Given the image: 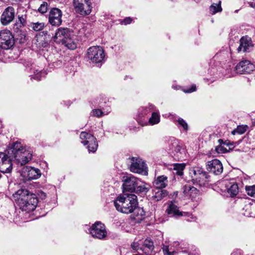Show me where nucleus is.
Listing matches in <instances>:
<instances>
[{
  "mask_svg": "<svg viewBox=\"0 0 255 255\" xmlns=\"http://www.w3.org/2000/svg\"><path fill=\"white\" fill-rule=\"evenodd\" d=\"M13 198L19 209L27 213L34 210L38 203L36 195L25 189L17 190L13 194Z\"/></svg>",
  "mask_w": 255,
  "mask_h": 255,
  "instance_id": "f257e3e1",
  "label": "nucleus"
},
{
  "mask_svg": "<svg viewBox=\"0 0 255 255\" xmlns=\"http://www.w3.org/2000/svg\"><path fill=\"white\" fill-rule=\"evenodd\" d=\"M114 204L119 212L130 214L138 206L137 196L133 194L120 195L114 201Z\"/></svg>",
  "mask_w": 255,
  "mask_h": 255,
  "instance_id": "f03ea898",
  "label": "nucleus"
},
{
  "mask_svg": "<svg viewBox=\"0 0 255 255\" xmlns=\"http://www.w3.org/2000/svg\"><path fill=\"white\" fill-rule=\"evenodd\" d=\"M10 150L12 160H15L21 165H25L31 159L32 154L20 142H14Z\"/></svg>",
  "mask_w": 255,
  "mask_h": 255,
  "instance_id": "7ed1b4c3",
  "label": "nucleus"
},
{
  "mask_svg": "<svg viewBox=\"0 0 255 255\" xmlns=\"http://www.w3.org/2000/svg\"><path fill=\"white\" fill-rule=\"evenodd\" d=\"M73 4L75 11L82 16L89 15L92 12L91 0H73Z\"/></svg>",
  "mask_w": 255,
  "mask_h": 255,
  "instance_id": "20e7f679",
  "label": "nucleus"
},
{
  "mask_svg": "<svg viewBox=\"0 0 255 255\" xmlns=\"http://www.w3.org/2000/svg\"><path fill=\"white\" fill-rule=\"evenodd\" d=\"M81 142L84 145H87L89 152H95L98 146L96 137L91 133L86 131H82L80 135Z\"/></svg>",
  "mask_w": 255,
  "mask_h": 255,
  "instance_id": "39448f33",
  "label": "nucleus"
},
{
  "mask_svg": "<svg viewBox=\"0 0 255 255\" xmlns=\"http://www.w3.org/2000/svg\"><path fill=\"white\" fill-rule=\"evenodd\" d=\"M87 57L93 63L102 62L105 58L104 51L101 46L90 47L87 51Z\"/></svg>",
  "mask_w": 255,
  "mask_h": 255,
  "instance_id": "423d86ee",
  "label": "nucleus"
},
{
  "mask_svg": "<svg viewBox=\"0 0 255 255\" xmlns=\"http://www.w3.org/2000/svg\"><path fill=\"white\" fill-rule=\"evenodd\" d=\"M130 171L133 173L141 174L144 175L148 174L147 167L142 159L132 157L129 166Z\"/></svg>",
  "mask_w": 255,
  "mask_h": 255,
  "instance_id": "0eeeda50",
  "label": "nucleus"
},
{
  "mask_svg": "<svg viewBox=\"0 0 255 255\" xmlns=\"http://www.w3.org/2000/svg\"><path fill=\"white\" fill-rule=\"evenodd\" d=\"M190 174L193 180L195 183L198 184L200 186H204L207 179V175L203 171V169L196 167L190 170Z\"/></svg>",
  "mask_w": 255,
  "mask_h": 255,
  "instance_id": "6e6552de",
  "label": "nucleus"
},
{
  "mask_svg": "<svg viewBox=\"0 0 255 255\" xmlns=\"http://www.w3.org/2000/svg\"><path fill=\"white\" fill-rule=\"evenodd\" d=\"M89 232L92 237L100 240L105 239L107 235L105 226L100 222H97L93 224Z\"/></svg>",
  "mask_w": 255,
  "mask_h": 255,
  "instance_id": "1a4fd4ad",
  "label": "nucleus"
},
{
  "mask_svg": "<svg viewBox=\"0 0 255 255\" xmlns=\"http://www.w3.org/2000/svg\"><path fill=\"white\" fill-rule=\"evenodd\" d=\"M182 191L184 196L193 201L198 202L200 199L199 191L189 183L183 186Z\"/></svg>",
  "mask_w": 255,
  "mask_h": 255,
  "instance_id": "9d476101",
  "label": "nucleus"
},
{
  "mask_svg": "<svg viewBox=\"0 0 255 255\" xmlns=\"http://www.w3.org/2000/svg\"><path fill=\"white\" fill-rule=\"evenodd\" d=\"M14 43V38L10 31L4 30L0 31V46L2 48L10 49Z\"/></svg>",
  "mask_w": 255,
  "mask_h": 255,
  "instance_id": "9b49d317",
  "label": "nucleus"
},
{
  "mask_svg": "<svg viewBox=\"0 0 255 255\" xmlns=\"http://www.w3.org/2000/svg\"><path fill=\"white\" fill-rule=\"evenodd\" d=\"M12 157H11L10 149L8 151V154L0 152V171L2 173H9L11 172L12 167L11 161Z\"/></svg>",
  "mask_w": 255,
  "mask_h": 255,
  "instance_id": "f8f14e48",
  "label": "nucleus"
},
{
  "mask_svg": "<svg viewBox=\"0 0 255 255\" xmlns=\"http://www.w3.org/2000/svg\"><path fill=\"white\" fill-rule=\"evenodd\" d=\"M138 183H140V180L138 178L132 175L126 176L123 184V192H134Z\"/></svg>",
  "mask_w": 255,
  "mask_h": 255,
  "instance_id": "ddd939ff",
  "label": "nucleus"
},
{
  "mask_svg": "<svg viewBox=\"0 0 255 255\" xmlns=\"http://www.w3.org/2000/svg\"><path fill=\"white\" fill-rule=\"evenodd\" d=\"M15 16V10L12 6L6 7L1 14L0 21L2 25H7L14 19Z\"/></svg>",
  "mask_w": 255,
  "mask_h": 255,
  "instance_id": "4468645a",
  "label": "nucleus"
},
{
  "mask_svg": "<svg viewBox=\"0 0 255 255\" xmlns=\"http://www.w3.org/2000/svg\"><path fill=\"white\" fill-rule=\"evenodd\" d=\"M31 15L27 11H23V13L19 14L14 24V29L18 30L26 26H29L31 21Z\"/></svg>",
  "mask_w": 255,
  "mask_h": 255,
  "instance_id": "2eb2a0df",
  "label": "nucleus"
},
{
  "mask_svg": "<svg viewBox=\"0 0 255 255\" xmlns=\"http://www.w3.org/2000/svg\"><path fill=\"white\" fill-rule=\"evenodd\" d=\"M254 70V65L248 60L240 62L235 67L237 73L240 74H250Z\"/></svg>",
  "mask_w": 255,
  "mask_h": 255,
  "instance_id": "dca6fc26",
  "label": "nucleus"
},
{
  "mask_svg": "<svg viewBox=\"0 0 255 255\" xmlns=\"http://www.w3.org/2000/svg\"><path fill=\"white\" fill-rule=\"evenodd\" d=\"M62 12L58 8H52L49 14V22L53 26H59L62 23Z\"/></svg>",
  "mask_w": 255,
  "mask_h": 255,
  "instance_id": "f3484780",
  "label": "nucleus"
},
{
  "mask_svg": "<svg viewBox=\"0 0 255 255\" xmlns=\"http://www.w3.org/2000/svg\"><path fill=\"white\" fill-rule=\"evenodd\" d=\"M166 212L168 215L175 218H178L182 216H192L189 213L180 211L179 207L175 202H171L166 209Z\"/></svg>",
  "mask_w": 255,
  "mask_h": 255,
  "instance_id": "a211bd4d",
  "label": "nucleus"
},
{
  "mask_svg": "<svg viewBox=\"0 0 255 255\" xmlns=\"http://www.w3.org/2000/svg\"><path fill=\"white\" fill-rule=\"evenodd\" d=\"M254 46L251 38L245 36L242 37L240 40V45L237 48L238 52H249Z\"/></svg>",
  "mask_w": 255,
  "mask_h": 255,
  "instance_id": "6ab92c4d",
  "label": "nucleus"
},
{
  "mask_svg": "<svg viewBox=\"0 0 255 255\" xmlns=\"http://www.w3.org/2000/svg\"><path fill=\"white\" fill-rule=\"evenodd\" d=\"M22 174L28 180L37 179L41 176V172L39 169L30 166L24 167Z\"/></svg>",
  "mask_w": 255,
  "mask_h": 255,
  "instance_id": "aec40b11",
  "label": "nucleus"
},
{
  "mask_svg": "<svg viewBox=\"0 0 255 255\" xmlns=\"http://www.w3.org/2000/svg\"><path fill=\"white\" fill-rule=\"evenodd\" d=\"M223 165L221 161L217 159L208 161L207 170L215 175H219L223 172Z\"/></svg>",
  "mask_w": 255,
  "mask_h": 255,
  "instance_id": "412c9836",
  "label": "nucleus"
},
{
  "mask_svg": "<svg viewBox=\"0 0 255 255\" xmlns=\"http://www.w3.org/2000/svg\"><path fill=\"white\" fill-rule=\"evenodd\" d=\"M71 34L70 31L68 28L60 27L57 29L54 36L55 41L57 42H63L68 36Z\"/></svg>",
  "mask_w": 255,
  "mask_h": 255,
  "instance_id": "4be33fe9",
  "label": "nucleus"
},
{
  "mask_svg": "<svg viewBox=\"0 0 255 255\" xmlns=\"http://www.w3.org/2000/svg\"><path fill=\"white\" fill-rule=\"evenodd\" d=\"M242 214L246 217L255 218V201L246 202L243 208Z\"/></svg>",
  "mask_w": 255,
  "mask_h": 255,
  "instance_id": "5701e85b",
  "label": "nucleus"
},
{
  "mask_svg": "<svg viewBox=\"0 0 255 255\" xmlns=\"http://www.w3.org/2000/svg\"><path fill=\"white\" fill-rule=\"evenodd\" d=\"M153 242L149 240L146 239L144 241L142 247H140V250L146 255H154L155 252L153 250Z\"/></svg>",
  "mask_w": 255,
  "mask_h": 255,
  "instance_id": "b1692460",
  "label": "nucleus"
},
{
  "mask_svg": "<svg viewBox=\"0 0 255 255\" xmlns=\"http://www.w3.org/2000/svg\"><path fill=\"white\" fill-rule=\"evenodd\" d=\"M168 182V177L163 175L155 178L153 184L155 187L163 189L167 186Z\"/></svg>",
  "mask_w": 255,
  "mask_h": 255,
  "instance_id": "393cba45",
  "label": "nucleus"
},
{
  "mask_svg": "<svg viewBox=\"0 0 255 255\" xmlns=\"http://www.w3.org/2000/svg\"><path fill=\"white\" fill-rule=\"evenodd\" d=\"M168 195V192L163 189L155 187L152 190V199L154 201L161 200Z\"/></svg>",
  "mask_w": 255,
  "mask_h": 255,
  "instance_id": "a878e982",
  "label": "nucleus"
},
{
  "mask_svg": "<svg viewBox=\"0 0 255 255\" xmlns=\"http://www.w3.org/2000/svg\"><path fill=\"white\" fill-rule=\"evenodd\" d=\"M156 111V107L152 104H148V106L143 107L139 109L138 116L139 118H142L147 116L149 113H152Z\"/></svg>",
  "mask_w": 255,
  "mask_h": 255,
  "instance_id": "bb28decb",
  "label": "nucleus"
},
{
  "mask_svg": "<svg viewBox=\"0 0 255 255\" xmlns=\"http://www.w3.org/2000/svg\"><path fill=\"white\" fill-rule=\"evenodd\" d=\"M173 122L180 130H182L183 132H187L189 129L188 125L182 118L180 117L175 118L173 120Z\"/></svg>",
  "mask_w": 255,
  "mask_h": 255,
  "instance_id": "cd10ccee",
  "label": "nucleus"
},
{
  "mask_svg": "<svg viewBox=\"0 0 255 255\" xmlns=\"http://www.w3.org/2000/svg\"><path fill=\"white\" fill-rule=\"evenodd\" d=\"M169 150H171L177 154V156H179L178 154H181L182 151H184V149L180 145L178 141L174 139L171 141V145L169 147ZM175 155V154H174Z\"/></svg>",
  "mask_w": 255,
  "mask_h": 255,
  "instance_id": "c85d7f7f",
  "label": "nucleus"
},
{
  "mask_svg": "<svg viewBox=\"0 0 255 255\" xmlns=\"http://www.w3.org/2000/svg\"><path fill=\"white\" fill-rule=\"evenodd\" d=\"M227 192L231 197H234L237 195L239 192L238 186L236 183H227L225 184Z\"/></svg>",
  "mask_w": 255,
  "mask_h": 255,
  "instance_id": "c756f323",
  "label": "nucleus"
},
{
  "mask_svg": "<svg viewBox=\"0 0 255 255\" xmlns=\"http://www.w3.org/2000/svg\"><path fill=\"white\" fill-rule=\"evenodd\" d=\"M31 70V72L33 73V74L30 76L31 79H34L37 81L40 80L42 77H44L46 74L45 71L40 70L38 69L33 68Z\"/></svg>",
  "mask_w": 255,
  "mask_h": 255,
  "instance_id": "7c9ffc66",
  "label": "nucleus"
},
{
  "mask_svg": "<svg viewBox=\"0 0 255 255\" xmlns=\"http://www.w3.org/2000/svg\"><path fill=\"white\" fill-rule=\"evenodd\" d=\"M149 189V185L145 182L140 180V183H138L136 185V189H135V192L139 193H147Z\"/></svg>",
  "mask_w": 255,
  "mask_h": 255,
  "instance_id": "2f4dec72",
  "label": "nucleus"
},
{
  "mask_svg": "<svg viewBox=\"0 0 255 255\" xmlns=\"http://www.w3.org/2000/svg\"><path fill=\"white\" fill-rule=\"evenodd\" d=\"M160 120L159 113L156 109V111L152 113L151 117L148 120V123L150 125H154L158 124Z\"/></svg>",
  "mask_w": 255,
  "mask_h": 255,
  "instance_id": "473e14b6",
  "label": "nucleus"
},
{
  "mask_svg": "<svg viewBox=\"0 0 255 255\" xmlns=\"http://www.w3.org/2000/svg\"><path fill=\"white\" fill-rule=\"evenodd\" d=\"M210 13L215 14V13L221 12L222 10L221 7V0H219L217 3L213 2L209 7Z\"/></svg>",
  "mask_w": 255,
  "mask_h": 255,
  "instance_id": "72a5a7b5",
  "label": "nucleus"
},
{
  "mask_svg": "<svg viewBox=\"0 0 255 255\" xmlns=\"http://www.w3.org/2000/svg\"><path fill=\"white\" fill-rule=\"evenodd\" d=\"M185 167V164L184 163H176L173 165V170L174 174H175L179 176H182L183 175L184 168Z\"/></svg>",
  "mask_w": 255,
  "mask_h": 255,
  "instance_id": "f704fd0d",
  "label": "nucleus"
},
{
  "mask_svg": "<svg viewBox=\"0 0 255 255\" xmlns=\"http://www.w3.org/2000/svg\"><path fill=\"white\" fill-rule=\"evenodd\" d=\"M61 43L70 49L73 50L76 48V44L72 39L71 34Z\"/></svg>",
  "mask_w": 255,
  "mask_h": 255,
  "instance_id": "c9c22d12",
  "label": "nucleus"
},
{
  "mask_svg": "<svg viewBox=\"0 0 255 255\" xmlns=\"http://www.w3.org/2000/svg\"><path fill=\"white\" fill-rule=\"evenodd\" d=\"M44 24L42 22H32L31 21L29 25V27L35 31L41 30L44 28Z\"/></svg>",
  "mask_w": 255,
  "mask_h": 255,
  "instance_id": "e433bc0d",
  "label": "nucleus"
},
{
  "mask_svg": "<svg viewBox=\"0 0 255 255\" xmlns=\"http://www.w3.org/2000/svg\"><path fill=\"white\" fill-rule=\"evenodd\" d=\"M49 8V5L47 2L44 1L42 4L40 5L38 9V10L39 12L43 14L47 11V10Z\"/></svg>",
  "mask_w": 255,
  "mask_h": 255,
  "instance_id": "4c0bfd02",
  "label": "nucleus"
},
{
  "mask_svg": "<svg viewBox=\"0 0 255 255\" xmlns=\"http://www.w3.org/2000/svg\"><path fill=\"white\" fill-rule=\"evenodd\" d=\"M247 130V127L238 126L235 129H234L232 133L235 135L236 133L243 134Z\"/></svg>",
  "mask_w": 255,
  "mask_h": 255,
  "instance_id": "58836bf2",
  "label": "nucleus"
},
{
  "mask_svg": "<svg viewBox=\"0 0 255 255\" xmlns=\"http://www.w3.org/2000/svg\"><path fill=\"white\" fill-rule=\"evenodd\" d=\"M246 191L249 195L254 197L255 195V185L246 187Z\"/></svg>",
  "mask_w": 255,
  "mask_h": 255,
  "instance_id": "ea45409f",
  "label": "nucleus"
},
{
  "mask_svg": "<svg viewBox=\"0 0 255 255\" xmlns=\"http://www.w3.org/2000/svg\"><path fill=\"white\" fill-rule=\"evenodd\" d=\"M162 249L164 255H175L176 254L175 251H170L168 246L164 245Z\"/></svg>",
  "mask_w": 255,
  "mask_h": 255,
  "instance_id": "a19ab883",
  "label": "nucleus"
},
{
  "mask_svg": "<svg viewBox=\"0 0 255 255\" xmlns=\"http://www.w3.org/2000/svg\"><path fill=\"white\" fill-rule=\"evenodd\" d=\"M216 151L218 153H224L227 152L228 150L225 147L224 145H220L216 147Z\"/></svg>",
  "mask_w": 255,
  "mask_h": 255,
  "instance_id": "79ce46f5",
  "label": "nucleus"
},
{
  "mask_svg": "<svg viewBox=\"0 0 255 255\" xmlns=\"http://www.w3.org/2000/svg\"><path fill=\"white\" fill-rule=\"evenodd\" d=\"M92 113L93 116L97 117H102L105 115L104 113L100 109L94 110H93Z\"/></svg>",
  "mask_w": 255,
  "mask_h": 255,
  "instance_id": "37998d69",
  "label": "nucleus"
},
{
  "mask_svg": "<svg viewBox=\"0 0 255 255\" xmlns=\"http://www.w3.org/2000/svg\"><path fill=\"white\" fill-rule=\"evenodd\" d=\"M196 91V87L195 85H192L190 88L185 89L183 90L184 93H190Z\"/></svg>",
  "mask_w": 255,
  "mask_h": 255,
  "instance_id": "c03bdc74",
  "label": "nucleus"
},
{
  "mask_svg": "<svg viewBox=\"0 0 255 255\" xmlns=\"http://www.w3.org/2000/svg\"><path fill=\"white\" fill-rule=\"evenodd\" d=\"M132 21V19L128 17L125 18L122 22L121 23L124 25H127L130 24Z\"/></svg>",
  "mask_w": 255,
  "mask_h": 255,
  "instance_id": "a18cd8bd",
  "label": "nucleus"
},
{
  "mask_svg": "<svg viewBox=\"0 0 255 255\" xmlns=\"http://www.w3.org/2000/svg\"><path fill=\"white\" fill-rule=\"evenodd\" d=\"M131 246L132 249L134 251H138L140 248L139 247V244L137 242H133Z\"/></svg>",
  "mask_w": 255,
  "mask_h": 255,
  "instance_id": "49530a36",
  "label": "nucleus"
},
{
  "mask_svg": "<svg viewBox=\"0 0 255 255\" xmlns=\"http://www.w3.org/2000/svg\"><path fill=\"white\" fill-rule=\"evenodd\" d=\"M246 2L252 7H255V0H246Z\"/></svg>",
  "mask_w": 255,
  "mask_h": 255,
  "instance_id": "de8ad7c7",
  "label": "nucleus"
},
{
  "mask_svg": "<svg viewBox=\"0 0 255 255\" xmlns=\"http://www.w3.org/2000/svg\"><path fill=\"white\" fill-rule=\"evenodd\" d=\"M224 53H220L216 54L211 61V64L213 62L218 59L220 57L223 56Z\"/></svg>",
  "mask_w": 255,
  "mask_h": 255,
  "instance_id": "09e8293b",
  "label": "nucleus"
},
{
  "mask_svg": "<svg viewBox=\"0 0 255 255\" xmlns=\"http://www.w3.org/2000/svg\"><path fill=\"white\" fill-rule=\"evenodd\" d=\"M39 196L42 199H44L46 197L45 193L43 192H40Z\"/></svg>",
  "mask_w": 255,
  "mask_h": 255,
  "instance_id": "8fccbe9b",
  "label": "nucleus"
},
{
  "mask_svg": "<svg viewBox=\"0 0 255 255\" xmlns=\"http://www.w3.org/2000/svg\"><path fill=\"white\" fill-rule=\"evenodd\" d=\"M231 255H242L240 251H237L235 252H234L233 253L231 254Z\"/></svg>",
  "mask_w": 255,
  "mask_h": 255,
  "instance_id": "3c124183",
  "label": "nucleus"
},
{
  "mask_svg": "<svg viewBox=\"0 0 255 255\" xmlns=\"http://www.w3.org/2000/svg\"><path fill=\"white\" fill-rule=\"evenodd\" d=\"M137 122L139 124H140L142 126H145L147 125L146 122L142 123L139 120H137Z\"/></svg>",
  "mask_w": 255,
  "mask_h": 255,
  "instance_id": "603ef678",
  "label": "nucleus"
},
{
  "mask_svg": "<svg viewBox=\"0 0 255 255\" xmlns=\"http://www.w3.org/2000/svg\"><path fill=\"white\" fill-rule=\"evenodd\" d=\"M224 145H227V146H229V145H232V144H231L230 141H226L224 142Z\"/></svg>",
  "mask_w": 255,
  "mask_h": 255,
  "instance_id": "864d4df0",
  "label": "nucleus"
},
{
  "mask_svg": "<svg viewBox=\"0 0 255 255\" xmlns=\"http://www.w3.org/2000/svg\"><path fill=\"white\" fill-rule=\"evenodd\" d=\"M4 167H5V169L6 167H8V164L7 163V164H5Z\"/></svg>",
  "mask_w": 255,
  "mask_h": 255,
  "instance_id": "5fc2aeb1",
  "label": "nucleus"
}]
</instances>
